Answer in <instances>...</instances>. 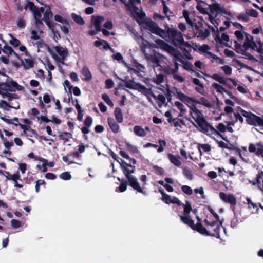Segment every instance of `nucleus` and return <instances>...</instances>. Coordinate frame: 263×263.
<instances>
[{
	"instance_id": "obj_1",
	"label": "nucleus",
	"mask_w": 263,
	"mask_h": 263,
	"mask_svg": "<svg viewBox=\"0 0 263 263\" xmlns=\"http://www.w3.org/2000/svg\"><path fill=\"white\" fill-rule=\"evenodd\" d=\"M145 27L152 33L158 34L166 40H171L174 44L182 47H190L189 44L184 41L181 33L175 29H168L167 31L160 29L157 24L151 20L145 23Z\"/></svg>"
},
{
	"instance_id": "obj_2",
	"label": "nucleus",
	"mask_w": 263,
	"mask_h": 263,
	"mask_svg": "<svg viewBox=\"0 0 263 263\" xmlns=\"http://www.w3.org/2000/svg\"><path fill=\"white\" fill-rule=\"evenodd\" d=\"M148 59L155 71L158 70L168 74H173L178 70V63H175V68H171L167 63L166 58L159 53L154 52Z\"/></svg>"
},
{
	"instance_id": "obj_3",
	"label": "nucleus",
	"mask_w": 263,
	"mask_h": 263,
	"mask_svg": "<svg viewBox=\"0 0 263 263\" xmlns=\"http://www.w3.org/2000/svg\"><path fill=\"white\" fill-rule=\"evenodd\" d=\"M111 156L120 164L123 173L129 180L130 185L138 192L145 194V192H144L142 188L140 186L137 179L133 176L129 175L130 174L134 172L135 167L130 164H128L125 160L120 159L114 153H111Z\"/></svg>"
},
{
	"instance_id": "obj_4",
	"label": "nucleus",
	"mask_w": 263,
	"mask_h": 263,
	"mask_svg": "<svg viewBox=\"0 0 263 263\" xmlns=\"http://www.w3.org/2000/svg\"><path fill=\"white\" fill-rule=\"evenodd\" d=\"M190 114L195 121L196 123L194 124L195 126L199 131L212 137L217 134L216 129L208 123L201 112L194 111Z\"/></svg>"
},
{
	"instance_id": "obj_5",
	"label": "nucleus",
	"mask_w": 263,
	"mask_h": 263,
	"mask_svg": "<svg viewBox=\"0 0 263 263\" xmlns=\"http://www.w3.org/2000/svg\"><path fill=\"white\" fill-rule=\"evenodd\" d=\"M177 97L182 102H184L190 108V114L192 112H200L197 108V104H201L208 108H210L212 104L206 98L200 97L196 99H193L188 96H185L181 92H177Z\"/></svg>"
},
{
	"instance_id": "obj_6",
	"label": "nucleus",
	"mask_w": 263,
	"mask_h": 263,
	"mask_svg": "<svg viewBox=\"0 0 263 263\" xmlns=\"http://www.w3.org/2000/svg\"><path fill=\"white\" fill-rule=\"evenodd\" d=\"M184 212L183 215H180L181 221L185 224L188 225L193 230H196L201 234L208 235V233L206 229L203 227L200 222H198L197 224H194V221L191 218L189 214L192 210L191 205L188 202L186 201V203L183 204Z\"/></svg>"
},
{
	"instance_id": "obj_7",
	"label": "nucleus",
	"mask_w": 263,
	"mask_h": 263,
	"mask_svg": "<svg viewBox=\"0 0 263 263\" xmlns=\"http://www.w3.org/2000/svg\"><path fill=\"white\" fill-rule=\"evenodd\" d=\"M48 51L52 58L57 62L61 64L64 63V60L68 55V49L61 46H55L49 49Z\"/></svg>"
},
{
	"instance_id": "obj_8",
	"label": "nucleus",
	"mask_w": 263,
	"mask_h": 263,
	"mask_svg": "<svg viewBox=\"0 0 263 263\" xmlns=\"http://www.w3.org/2000/svg\"><path fill=\"white\" fill-rule=\"evenodd\" d=\"M140 4L141 0H129L128 2L126 1V4H124L133 16L142 18L145 16V13L141 8H139L136 6V5H140Z\"/></svg>"
},
{
	"instance_id": "obj_9",
	"label": "nucleus",
	"mask_w": 263,
	"mask_h": 263,
	"mask_svg": "<svg viewBox=\"0 0 263 263\" xmlns=\"http://www.w3.org/2000/svg\"><path fill=\"white\" fill-rule=\"evenodd\" d=\"M245 48L248 49L251 48L258 52L263 53V42L256 41L255 43L251 35L249 34H245V40L243 44Z\"/></svg>"
},
{
	"instance_id": "obj_10",
	"label": "nucleus",
	"mask_w": 263,
	"mask_h": 263,
	"mask_svg": "<svg viewBox=\"0 0 263 263\" xmlns=\"http://www.w3.org/2000/svg\"><path fill=\"white\" fill-rule=\"evenodd\" d=\"M241 114L246 118L248 124L254 126H263V119L259 117L241 109Z\"/></svg>"
},
{
	"instance_id": "obj_11",
	"label": "nucleus",
	"mask_w": 263,
	"mask_h": 263,
	"mask_svg": "<svg viewBox=\"0 0 263 263\" xmlns=\"http://www.w3.org/2000/svg\"><path fill=\"white\" fill-rule=\"evenodd\" d=\"M204 222L209 227V230L206 229L209 234L208 235H211L219 238L220 237L219 231L221 223H219L218 221L211 222L208 219H205Z\"/></svg>"
},
{
	"instance_id": "obj_12",
	"label": "nucleus",
	"mask_w": 263,
	"mask_h": 263,
	"mask_svg": "<svg viewBox=\"0 0 263 263\" xmlns=\"http://www.w3.org/2000/svg\"><path fill=\"white\" fill-rule=\"evenodd\" d=\"M212 1L213 3L209 5V8L212 14L216 16L218 14L221 13L230 15V13L228 12L222 5L216 2L215 0Z\"/></svg>"
},
{
	"instance_id": "obj_13",
	"label": "nucleus",
	"mask_w": 263,
	"mask_h": 263,
	"mask_svg": "<svg viewBox=\"0 0 263 263\" xmlns=\"http://www.w3.org/2000/svg\"><path fill=\"white\" fill-rule=\"evenodd\" d=\"M40 11L41 13V17L42 16V14H43L42 20L45 22L49 28H51L52 24L50 21L53 17V14L51 11L50 8L49 6H45L44 7H42ZM41 20L42 18H41Z\"/></svg>"
},
{
	"instance_id": "obj_14",
	"label": "nucleus",
	"mask_w": 263,
	"mask_h": 263,
	"mask_svg": "<svg viewBox=\"0 0 263 263\" xmlns=\"http://www.w3.org/2000/svg\"><path fill=\"white\" fill-rule=\"evenodd\" d=\"M156 43L157 44V48H159L163 50L166 51L171 54H172L175 57H177V51L169 45L165 43L163 40L157 39L156 40Z\"/></svg>"
},
{
	"instance_id": "obj_15",
	"label": "nucleus",
	"mask_w": 263,
	"mask_h": 263,
	"mask_svg": "<svg viewBox=\"0 0 263 263\" xmlns=\"http://www.w3.org/2000/svg\"><path fill=\"white\" fill-rule=\"evenodd\" d=\"M156 43L157 44V48H159L163 50L166 51L171 54H172L175 57H177V51L169 45L165 43L163 40L157 39L156 40Z\"/></svg>"
},
{
	"instance_id": "obj_16",
	"label": "nucleus",
	"mask_w": 263,
	"mask_h": 263,
	"mask_svg": "<svg viewBox=\"0 0 263 263\" xmlns=\"http://www.w3.org/2000/svg\"><path fill=\"white\" fill-rule=\"evenodd\" d=\"M205 5H206V4L205 3H200L197 4L196 8L201 13L207 14L208 20L210 21L211 23L215 27L217 28L219 25L218 22L215 19V18L213 17L211 15L208 13L206 9L205 8Z\"/></svg>"
},
{
	"instance_id": "obj_17",
	"label": "nucleus",
	"mask_w": 263,
	"mask_h": 263,
	"mask_svg": "<svg viewBox=\"0 0 263 263\" xmlns=\"http://www.w3.org/2000/svg\"><path fill=\"white\" fill-rule=\"evenodd\" d=\"M28 8L33 12L36 24L37 25H42V23H41V13L40 10H36L35 6L33 3L31 2L28 3L27 5L26 6L25 9Z\"/></svg>"
},
{
	"instance_id": "obj_18",
	"label": "nucleus",
	"mask_w": 263,
	"mask_h": 263,
	"mask_svg": "<svg viewBox=\"0 0 263 263\" xmlns=\"http://www.w3.org/2000/svg\"><path fill=\"white\" fill-rule=\"evenodd\" d=\"M219 198L221 200L227 203H230L233 205L236 204V199L233 194H227L221 192L219 193Z\"/></svg>"
},
{
	"instance_id": "obj_19",
	"label": "nucleus",
	"mask_w": 263,
	"mask_h": 263,
	"mask_svg": "<svg viewBox=\"0 0 263 263\" xmlns=\"http://www.w3.org/2000/svg\"><path fill=\"white\" fill-rule=\"evenodd\" d=\"M159 191L162 195V200L165 202L166 204H177L178 205H181L180 201L176 197L168 196L165 194L162 189H159Z\"/></svg>"
},
{
	"instance_id": "obj_20",
	"label": "nucleus",
	"mask_w": 263,
	"mask_h": 263,
	"mask_svg": "<svg viewBox=\"0 0 263 263\" xmlns=\"http://www.w3.org/2000/svg\"><path fill=\"white\" fill-rule=\"evenodd\" d=\"M133 132L136 136L143 137L146 136L147 133H150L151 129L147 126L143 128L141 126L136 125L133 128Z\"/></svg>"
},
{
	"instance_id": "obj_21",
	"label": "nucleus",
	"mask_w": 263,
	"mask_h": 263,
	"mask_svg": "<svg viewBox=\"0 0 263 263\" xmlns=\"http://www.w3.org/2000/svg\"><path fill=\"white\" fill-rule=\"evenodd\" d=\"M248 149L250 153H255L258 156L263 152V144L261 142L251 143L249 145Z\"/></svg>"
},
{
	"instance_id": "obj_22",
	"label": "nucleus",
	"mask_w": 263,
	"mask_h": 263,
	"mask_svg": "<svg viewBox=\"0 0 263 263\" xmlns=\"http://www.w3.org/2000/svg\"><path fill=\"white\" fill-rule=\"evenodd\" d=\"M234 25L235 26L236 29H237L234 33L236 37L239 41H242L243 39L245 34H246L244 31L243 27L240 24L237 23H234Z\"/></svg>"
},
{
	"instance_id": "obj_23",
	"label": "nucleus",
	"mask_w": 263,
	"mask_h": 263,
	"mask_svg": "<svg viewBox=\"0 0 263 263\" xmlns=\"http://www.w3.org/2000/svg\"><path fill=\"white\" fill-rule=\"evenodd\" d=\"M215 40L217 45L221 44L223 46H227L228 45V42L229 41V37L227 34L223 33L221 36L217 35Z\"/></svg>"
},
{
	"instance_id": "obj_24",
	"label": "nucleus",
	"mask_w": 263,
	"mask_h": 263,
	"mask_svg": "<svg viewBox=\"0 0 263 263\" xmlns=\"http://www.w3.org/2000/svg\"><path fill=\"white\" fill-rule=\"evenodd\" d=\"M7 86L8 87V90L10 91H21L23 90V87L20 85H19L15 81L11 80L10 81H7Z\"/></svg>"
},
{
	"instance_id": "obj_25",
	"label": "nucleus",
	"mask_w": 263,
	"mask_h": 263,
	"mask_svg": "<svg viewBox=\"0 0 263 263\" xmlns=\"http://www.w3.org/2000/svg\"><path fill=\"white\" fill-rule=\"evenodd\" d=\"M104 21V18L102 16H92V22L97 31L101 30V24Z\"/></svg>"
},
{
	"instance_id": "obj_26",
	"label": "nucleus",
	"mask_w": 263,
	"mask_h": 263,
	"mask_svg": "<svg viewBox=\"0 0 263 263\" xmlns=\"http://www.w3.org/2000/svg\"><path fill=\"white\" fill-rule=\"evenodd\" d=\"M136 41L140 46V48L143 52H144V49L147 47H155L154 44H150L146 40H145L142 37L139 36L137 37Z\"/></svg>"
},
{
	"instance_id": "obj_27",
	"label": "nucleus",
	"mask_w": 263,
	"mask_h": 263,
	"mask_svg": "<svg viewBox=\"0 0 263 263\" xmlns=\"http://www.w3.org/2000/svg\"><path fill=\"white\" fill-rule=\"evenodd\" d=\"M21 63L24 68L26 69L32 68L34 65V62L32 58L28 57L23 59Z\"/></svg>"
},
{
	"instance_id": "obj_28",
	"label": "nucleus",
	"mask_w": 263,
	"mask_h": 263,
	"mask_svg": "<svg viewBox=\"0 0 263 263\" xmlns=\"http://www.w3.org/2000/svg\"><path fill=\"white\" fill-rule=\"evenodd\" d=\"M94 45L96 47H98L100 49H111L108 43L105 40L101 39H98V40L96 41L94 43Z\"/></svg>"
},
{
	"instance_id": "obj_29",
	"label": "nucleus",
	"mask_w": 263,
	"mask_h": 263,
	"mask_svg": "<svg viewBox=\"0 0 263 263\" xmlns=\"http://www.w3.org/2000/svg\"><path fill=\"white\" fill-rule=\"evenodd\" d=\"M108 122L110 129L114 133H117L119 132V125L115 121L114 119L108 118Z\"/></svg>"
},
{
	"instance_id": "obj_30",
	"label": "nucleus",
	"mask_w": 263,
	"mask_h": 263,
	"mask_svg": "<svg viewBox=\"0 0 263 263\" xmlns=\"http://www.w3.org/2000/svg\"><path fill=\"white\" fill-rule=\"evenodd\" d=\"M256 183L258 189L263 192V171H259L257 175Z\"/></svg>"
},
{
	"instance_id": "obj_31",
	"label": "nucleus",
	"mask_w": 263,
	"mask_h": 263,
	"mask_svg": "<svg viewBox=\"0 0 263 263\" xmlns=\"http://www.w3.org/2000/svg\"><path fill=\"white\" fill-rule=\"evenodd\" d=\"M168 158L170 162L176 166H180L181 165V162L180 160L179 157H176V156L169 154H168Z\"/></svg>"
},
{
	"instance_id": "obj_32",
	"label": "nucleus",
	"mask_w": 263,
	"mask_h": 263,
	"mask_svg": "<svg viewBox=\"0 0 263 263\" xmlns=\"http://www.w3.org/2000/svg\"><path fill=\"white\" fill-rule=\"evenodd\" d=\"M211 87L214 91L220 94H223L227 92V90L224 87L217 83H213L211 85Z\"/></svg>"
},
{
	"instance_id": "obj_33",
	"label": "nucleus",
	"mask_w": 263,
	"mask_h": 263,
	"mask_svg": "<svg viewBox=\"0 0 263 263\" xmlns=\"http://www.w3.org/2000/svg\"><path fill=\"white\" fill-rule=\"evenodd\" d=\"M176 129L180 131H185L186 127L184 123L181 120H177L174 123Z\"/></svg>"
},
{
	"instance_id": "obj_34",
	"label": "nucleus",
	"mask_w": 263,
	"mask_h": 263,
	"mask_svg": "<svg viewBox=\"0 0 263 263\" xmlns=\"http://www.w3.org/2000/svg\"><path fill=\"white\" fill-rule=\"evenodd\" d=\"M237 84V80L235 79H232L230 78L226 79V83H224V85L230 88H232L234 87H236Z\"/></svg>"
},
{
	"instance_id": "obj_35",
	"label": "nucleus",
	"mask_w": 263,
	"mask_h": 263,
	"mask_svg": "<svg viewBox=\"0 0 263 263\" xmlns=\"http://www.w3.org/2000/svg\"><path fill=\"white\" fill-rule=\"evenodd\" d=\"M209 77L220 84L224 85V83H226V79L219 74L215 73L211 76H209Z\"/></svg>"
},
{
	"instance_id": "obj_36",
	"label": "nucleus",
	"mask_w": 263,
	"mask_h": 263,
	"mask_svg": "<svg viewBox=\"0 0 263 263\" xmlns=\"http://www.w3.org/2000/svg\"><path fill=\"white\" fill-rule=\"evenodd\" d=\"M59 137L64 143L68 142L72 139V134L68 132H63L59 135Z\"/></svg>"
},
{
	"instance_id": "obj_37",
	"label": "nucleus",
	"mask_w": 263,
	"mask_h": 263,
	"mask_svg": "<svg viewBox=\"0 0 263 263\" xmlns=\"http://www.w3.org/2000/svg\"><path fill=\"white\" fill-rule=\"evenodd\" d=\"M4 44L5 46L2 49V51L4 53L8 55H13L17 58L18 57V54L15 52H14L10 47L6 45V43Z\"/></svg>"
},
{
	"instance_id": "obj_38",
	"label": "nucleus",
	"mask_w": 263,
	"mask_h": 263,
	"mask_svg": "<svg viewBox=\"0 0 263 263\" xmlns=\"http://www.w3.org/2000/svg\"><path fill=\"white\" fill-rule=\"evenodd\" d=\"M82 74L83 76L84 79L85 81L90 80L92 78V76L90 70L87 67H83L82 70Z\"/></svg>"
},
{
	"instance_id": "obj_39",
	"label": "nucleus",
	"mask_w": 263,
	"mask_h": 263,
	"mask_svg": "<svg viewBox=\"0 0 263 263\" xmlns=\"http://www.w3.org/2000/svg\"><path fill=\"white\" fill-rule=\"evenodd\" d=\"M121 156L126 159L128 162H126L128 164H130L132 165L135 164L136 160L134 159L130 158L128 155L123 151H121L120 152Z\"/></svg>"
},
{
	"instance_id": "obj_40",
	"label": "nucleus",
	"mask_w": 263,
	"mask_h": 263,
	"mask_svg": "<svg viewBox=\"0 0 263 263\" xmlns=\"http://www.w3.org/2000/svg\"><path fill=\"white\" fill-rule=\"evenodd\" d=\"M71 17L74 20V21L79 25H82L85 24V21L83 18L78 14L72 13L71 14Z\"/></svg>"
},
{
	"instance_id": "obj_41",
	"label": "nucleus",
	"mask_w": 263,
	"mask_h": 263,
	"mask_svg": "<svg viewBox=\"0 0 263 263\" xmlns=\"http://www.w3.org/2000/svg\"><path fill=\"white\" fill-rule=\"evenodd\" d=\"M42 34L43 31L39 29L32 30L31 32V38L34 40H37L40 39Z\"/></svg>"
},
{
	"instance_id": "obj_42",
	"label": "nucleus",
	"mask_w": 263,
	"mask_h": 263,
	"mask_svg": "<svg viewBox=\"0 0 263 263\" xmlns=\"http://www.w3.org/2000/svg\"><path fill=\"white\" fill-rule=\"evenodd\" d=\"M198 148L200 156L202 155V152H208L211 151V146L208 144H199L198 146Z\"/></svg>"
},
{
	"instance_id": "obj_43",
	"label": "nucleus",
	"mask_w": 263,
	"mask_h": 263,
	"mask_svg": "<svg viewBox=\"0 0 263 263\" xmlns=\"http://www.w3.org/2000/svg\"><path fill=\"white\" fill-rule=\"evenodd\" d=\"M115 116L118 122L121 123L123 121V117L121 109L119 108H116L115 110Z\"/></svg>"
},
{
	"instance_id": "obj_44",
	"label": "nucleus",
	"mask_w": 263,
	"mask_h": 263,
	"mask_svg": "<svg viewBox=\"0 0 263 263\" xmlns=\"http://www.w3.org/2000/svg\"><path fill=\"white\" fill-rule=\"evenodd\" d=\"M175 106H176L180 111L179 116H183L186 112V108L184 105L181 102L176 101L174 103Z\"/></svg>"
},
{
	"instance_id": "obj_45",
	"label": "nucleus",
	"mask_w": 263,
	"mask_h": 263,
	"mask_svg": "<svg viewBox=\"0 0 263 263\" xmlns=\"http://www.w3.org/2000/svg\"><path fill=\"white\" fill-rule=\"evenodd\" d=\"M63 86L64 87L65 91L69 93L70 96L72 95V88L73 86L70 84V82L66 80H65L63 83Z\"/></svg>"
},
{
	"instance_id": "obj_46",
	"label": "nucleus",
	"mask_w": 263,
	"mask_h": 263,
	"mask_svg": "<svg viewBox=\"0 0 263 263\" xmlns=\"http://www.w3.org/2000/svg\"><path fill=\"white\" fill-rule=\"evenodd\" d=\"M8 35L11 38L9 40V43L10 45H11L15 48L17 47L19 45H20L21 43L18 39L13 37L12 35L10 33H9Z\"/></svg>"
},
{
	"instance_id": "obj_47",
	"label": "nucleus",
	"mask_w": 263,
	"mask_h": 263,
	"mask_svg": "<svg viewBox=\"0 0 263 263\" xmlns=\"http://www.w3.org/2000/svg\"><path fill=\"white\" fill-rule=\"evenodd\" d=\"M75 101L77 102L76 108L78 111V119L79 121H82L83 116V110H82L80 105L79 104L78 100L77 99H75Z\"/></svg>"
},
{
	"instance_id": "obj_48",
	"label": "nucleus",
	"mask_w": 263,
	"mask_h": 263,
	"mask_svg": "<svg viewBox=\"0 0 263 263\" xmlns=\"http://www.w3.org/2000/svg\"><path fill=\"white\" fill-rule=\"evenodd\" d=\"M6 174L7 175L6 178L8 180H11L16 182L18 180L20 179V176L18 173L11 175L9 174V172H6Z\"/></svg>"
},
{
	"instance_id": "obj_49",
	"label": "nucleus",
	"mask_w": 263,
	"mask_h": 263,
	"mask_svg": "<svg viewBox=\"0 0 263 263\" xmlns=\"http://www.w3.org/2000/svg\"><path fill=\"white\" fill-rule=\"evenodd\" d=\"M60 28L64 34H68L70 29V25L69 22L67 21L65 23H63L60 26Z\"/></svg>"
},
{
	"instance_id": "obj_50",
	"label": "nucleus",
	"mask_w": 263,
	"mask_h": 263,
	"mask_svg": "<svg viewBox=\"0 0 263 263\" xmlns=\"http://www.w3.org/2000/svg\"><path fill=\"white\" fill-rule=\"evenodd\" d=\"M8 87L7 82L5 83H0V94L2 96L6 95L8 90Z\"/></svg>"
},
{
	"instance_id": "obj_51",
	"label": "nucleus",
	"mask_w": 263,
	"mask_h": 263,
	"mask_svg": "<svg viewBox=\"0 0 263 263\" xmlns=\"http://www.w3.org/2000/svg\"><path fill=\"white\" fill-rule=\"evenodd\" d=\"M236 51L239 54H244L247 49L245 48L244 45H241L236 44L235 46Z\"/></svg>"
},
{
	"instance_id": "obj_52",
	"label": "nucleus",
	"mask_w": 263,
	"mask_h": 263,
	"mask_svg": "<svg viewBox=\"0 0 263 263\" xmlns=\"http://www.w3.org/2000/svg\"><path fill=\"white\" fill-rule=\"evenodd\" d=\"M17 27L19 28H24L26 26V21L23 17L18 18L16 21Z\"/></svg>"
},
{
	"instance_id": "obj_53",
	"label": "nucleus",
	"mask_w": 263,
	"mask_h": 263,
	"mask_svg": "<svg viewBox=\"0 0 263 263\" xmlns=\"http://www.w3.org/2000/svg\"><path fill=\"white\" fill-rule=\"evenodd\" d=\"M224 74L228 76H230L232 74V69L229 65H224L221 67Z\"/></svg>"
},
{
	"instance_id": "obj_54",
	"label": "nucleus",
	"mask_w": 263,
	"mask_h": 263,
	"mask_svg": "<svg viewBox=\"0 0 263 263\" xmlns=\"http://www.w3.org/2000/svg\"><path fill=\"white\" fill-rule=\"evenodd\" d=\"M60 178L63 180H69L71 178V175L69 172H65L60 174Z\"/></svg>"
},
{
	"instance_id": "obj_55",
	"label": "nucleus",
	"mask_w": 263,
	"mask_h": 263,
	"mask_svg": "<svg viewBox=\"0 0 263 263\" xmlns=\"http://www.w3.org/2000/svg\"><path fill=\"white\" fill-rule=\"evenodd\" d=\"M246 199L247 200V204L248 205V208L250 209V208H253V209H255L257 211L258 210L256 204L254 203L253 202H252V201L250 198L247 197L246 198Z\"/></svg>"
},
{
	"instance_id": "obj_56",
	"label": "nucleus",
	"mask_w": 263,
	"mask_h": 263,
	"mask_svg": "<svg viewBox=\"0 0 263 263\" xmlns=\"http://www.w3.org/2000/svg\"><path fill=\"white\" fill-rule=\"evenodd\" d=\"M102 98L110 106L112 107L114 106V103L111 101L109 96L107 94H103L102 96Z\"/></svg>"
},
{
	"instance_id": "obj_57",
	"label": "nucleus",
	"mask_w": 263,
	"mask_h": 263,
	"mask_svg": "<svg viewBox=\"0 0 263 263\" xmlns=\"http://www.w3.org/2000/svg\"><path fill=\"white\" fill-rule=\"evenodd\" d=\"M39 160L43 162V166L44 167H45L47 166H48L50 167H52L54 165V163L53 161L48 162L47 160L42 158H40Z\"/></svg>"
},
{
	"instance_id": "obj_58",
	"label": "nucleus",
	"mask_w": 263,
	"mask_h": 263,
	"mask_svg": "<svg viewBox=\"0 0 263 263\" xmlns=\"http://www.w3.org/2000/svg\"><path fill=\"white\" fill-rule=\"evenodd\" d=\"M161 2L163 6V12L164 14L166 15V16H169L171 14V12L170 11L168 8L167 7L166 5L165 1L164 0H161Z\"/></svg>"
},
{
	"instance_id": "obj_59",
	"label": "nucleus",
	"mask_w": 263,
	"mask_h": 263,
	"mask_svg": "<svg viewBox=\"0 0 263 263\" xmlns=\"http://www.w3.org/2000/svg\"><path fill=\"white\" fill-rule=\"evenodd\" d=\"M181 189L185 194L188 195H191L193 193L192 189L187 185H183Z\"/></svg>"
},
{
	"instance_id": "obj_60",
	"label": "nucleus",
	"mask_w": 263,
	"mask_h": 263,
	"mask_svg": "<svg viewBox=\"0 0 263 263\" xmlns=\"http://www.w3.org/2000/svg\"><path fill=\"white\" fill-rule=\"evenodd\" d=\"M226 128H227L226 126L223 124H222V123L219 124L217 127V129L216 130V131H217L218 133H217V134H216L215 136L219 135L220 132L223 133V132H225Z\"/></svg>"
},
{
	"instance_id": "obj_61",
	"label": "nucleus",
	"mask_w": 263,
	"mask_h": 263,
	"mask_svg": "<svg viewBox=\"0 0 263 263\" xmlns=\"http://www.w3.org/2000/svg\"><path fill=\"white\" fill-rule=\"evenodd\" d=\"M211 61L212 62H216L217 64H223V61L222 59H221L217 55L214 54L213 56L210 59Z\"/></svg>"
},
{
	"instance_id": "obj_62",
	"label": "nucleus",
	"mask_w": 263,
	"mask_h": 263,
	"mask_svg": "<svg viewBox=\"0 0 263 263\" xmlns=\"http://www.w3.org/2000/svg\"><path fill=\"white\" fill-rule=\"evenodd\" d=\"M195 90L201 95H204L205 94V91L203 84L197 86L195 87Z\"/></svg>"
},
{
	"instance_id": "obj_63",
	"label": "nucleus",
	"mask_w": 263,
	"mask_h": 263,
	"mask_svg": "<svg viewBox=\"0 0 263 263\" xmlns=\"http://www.w3.org/2000/svg\"><path fill=\"white\" fill-rule=\"evenodd\" d=\"M92 122V119L90 117H87L84 122L85 126L90 127Z\"/></svg>"
},
{
	"instance_id": "obj_64",
	"label": "nucleus",
	"mask_w": 263,
	"mask_h": 263,
	"mask_svg": "<svg viewBox=\"0 0 263 263\" xmlns=\"http://www.w3.org/2000/svg\"><path fill=\"white\" fill-rule=\"evenodd\" d=\"M164 80V77L163 74L161 73H159L157 74L156 78L155 79V82H156L157 84H160L163 82Z\"/></svg>"
}]
</instances>
